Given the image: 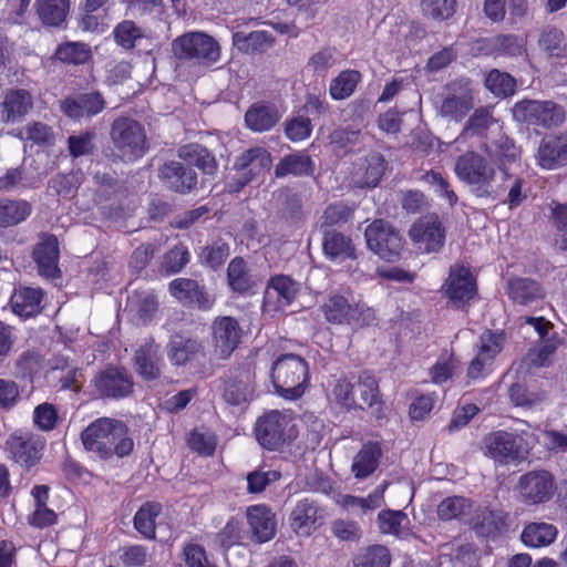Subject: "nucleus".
Listing matches in <instances>:
<instances>
[{
  "label": "nucleus",
  "mask_w": 567,
  "mask_h": 567,
  "mask_svg": "<svg viewBox=\"0 0 567 567\" xmlns=\"http://www.w3.org/2000/svg\"><path fill=\"white\" fill-rule=\"evenodd\" d=\"M104 100L99 93H84L65 99L61 104V109L66 116L81 120L99 114L104 109Z\"/></svg>",
  "instance_id": "nucleus-26"
},
{
  "label": "nucleus",
  "mask_w": 567,
  "mask_h": 567,
  "mask_svg": "<svg viewBox=\"0 0 567 567\" xmlns=\"http://www.w3.org/2000/svg\"><path fill=\"white\" fill-rule=\"evenodd\" d=\"M33 106L32 96L25 90H12L8 92L1 104L2 118L7 122H16L25 116Z\"/></svg>",
  "instance_id": "nucleus-32"
},
{
  "label": "nucleus",
  "mask_w": 567,
  "mask_h": 567,
  "mask_svg": "<svg viewBox=\"0 0 567 567\" xmlns=\"http://www.w3.org/2000/svg\"><path fill=\"white\" fill-rule=\"evenodd\" d=\"M378 527L382 534L406 539L413 534L408 528L409 518L402 511L384 509L378 514Z\"/></svg>",
  "instance_id": "nucleus-36"
},
{
  "label": "nucleus",
  "mask_w": 567,
  "mask_h": 567,
  "mask_svg": "<svg viewBox=\"0 0 567 567\" xmlns=\"http://www.w3.org/2000/svg\"><path fill=\"white\" fill-rule=\"evenodd\" d=\"M189 447L203 455H212L216 449V436L209 431H194L188 439Z\"/></svg>",
  "instance_id": "nucleus-61"
},
{
  "label": "nucleus",
  "mask_w": 567,
  "mask_h": 567,
  "mask_svg": "<svg viewBox=\"0 0 567 567\" xmlns=\"http://www.w3.org/2000/svg\"><path fill=\"white\" fill-rule=\"evenodd\" d=\"M32 420L39 430L49 432L55 429L59 422V412L53 404L44 402L34 408Z\"/></svg>",
  "instance_id": "nucleus-56"
},
{
  "label": "nucleus",
  "mask_w": 567,
  "mask_h": 567,
  "mask_svg": "<svg viewBox=\"0 0 567 567\" xmlns=\"http://www.w3.org/2000/svg\"><path fill=\"white\" fill-rule=\"evenodd\" d=\"M162 365L159 348L154 341H146L136 350L135 368L143 379L150 381L157 379L161 374Z\"/></svg>",
  "instance_id": "nucleus-29"
},
{
  "label": "nucleus",
  "mask_w": 567,
  "mask_h": 567,
  "mask_svg": "<svg viewBox=\"0 0 567 567\" xmlns=\"http://www.w3.org/2000/svg\"><path fill=\"white\" fill-rule=\"evenodd\" d=\"M322 251L334 264L354 260L357 251L352 239L337 230H327L322 239Z\"/></svg>",
  "instance_id": "nucleus-25"
},
{
  "label": "nucleus",
  "mask_w": 567,
  "mask_h": 567,
  "mask_svg": "<svg viewBox=\"0 0 567 567\" xmlns=\"http://www.w3.org/2000/svg\"><path fill=\"white\" fill-rule=\"evenodd\" d=\"M505 343V336L499 331H485L476 344V355L467 368V378L483 380L493 370L496 358L501 354Z\"/></svg>",
  "instance_id": "nucleus-9"
},
{
  "label": "nucleus",
  "mask_w": 567,
  "mask_h": 567,
  "mask_svg": "<svg viewBox=\"0 0 567 567\" xmlns=\"http://www.w3.org/2000/svg\"><path fill=\"white\" fill-rule=\"evenodd\" d=\"M92 384L95 393L106 398H123L131 393L133 382L131 377L118 369H106L100 372Z\"/></svg>",
  "instance_id": "nucleus-23"
},
{
  "label": "nucleus",
  "mask_w": 567,
  "mask_h": 567,
  "mask_svg": "<svg viewBox=\"0 0 567 567\" xmlns=\"http://www.w3.org/2000/svg\"><path fill=\"white\" fill-rule=\"evenodd\" d=\"M113 144L125 161H136L147 151L143 125L130 117L117 118L111 130Z\"/></svg>",
  "instance_id": "nucleus-5"
},
{
  "label": "nucleus",
  "mask_w": 567,
  "mask_h": 567,
  "mask_svg": "<svg viewBox=\"0 0 567 567\" xmlns=\"http://www.w3.org/2000/svg\"><path fill=\"white\" fill-rule=\"evenodd\" d=\"M35 9L39 19L47 25H61L69 12V0H37Z\"/></svg>",
  "instance_id": "nucleus-38"
},
{
  "label": "nucleus",
  "mask_w": 567,
  "mask_h": 567,
  "mask_svg": "<svg viewBox=\"0 0 567 567\" xmlns=\"http://www.w3.org/2000/svg\"><path fill=\"white\" fill-rule=\"evenodd\" d=\"M536 164L546 171H554L567 164V132L544 136L535 153Z\"/></svg>",
  "instance_id": "nucleus-17"
},
{
  "label": "nucleus",
  "mask_w": 567,
  "mask_h": 567,
  "mask_svg": "<svg viewBox=\"0 0 567 567\" xmlns=\"http://www.w3.org/2000/svg\"><path fill=\"white\" fill-rule=\"evenodd\" d=\"M246 518L256 543H267L275 537L277 530L276 516L266 505L249 506L246 511Z\"/></svg>",
  "instance_id": "nucleus-24"
},
{
  "label": "nucleus",
  "mask_w": 567,
  "mask_h": 567,
  "mask_svg": "<svg viewBox=\"0 0 567 567\" xmlns=\"http://www.w3.org/2000/svg\"><path fill=\"white\" fill-rule=\"evenodd\" d=\"M324 511L310 498L298 501L289 516L291 529L298 536H310L322 524Z\"/></svg>",
  "instance_id": "nucleus-18"
},
{
  "label": "nucleus",
  "mask_w": 567,
  "mask_h": 567,
  "mask_svg": "<svg viewBox=\"0 0 567 567\" xmlns=\"http://www.w3.org/2000/svg\"><path fill=\"white\" fill-rule=\"evenodd\" d=\"M494 123L493 116L487 109H478L470 117L467 125L464 127L461 135L455 140V143L461 142L468 134H480L488 128Z\"/></svg>",
  "instance_id": "nucleus-58"
},
{
  "label": "nucleus",
  "mask_w": 567,
  "mask_h": 567,
  "mask_svg": "<svg viewBox=\"0 0 567 567\" xmlns=\"http://www.w3.org/2000/svg\"><path fill=\"white\" fill-rule=\"evenodd\" d=\"M423 181L434 190L441 198L445 199L450 206L457 203V195L452 189L449 181L441 173L429 171L423 175Z\"/></svg>",
  "instance_id": "nucleus-53"
},
{
  "label": "nucleus",
  "mask_w": 567,
  "mask_h": 567,
  "mask_svg": "<svg viewBox=\"0 0 567 567\" xmlns=\"http://www.w3.org/2000/svg\"><path fill=\"white\" fill-rule=\"evenodd\" d=\"M20 137L39 145H49L53 142V133L51 128L40 122L27 125L20 131Z\"/></svg>",
  "instance_id": "nucleus-59"
},
{
  "label": "nucleus",
  "mask_w": 567,
  "mask_h": 567,
  "mask_svg": "<svg viewBox=\"0 0 567 567\" xmlns=\"http://www.w3.org/2000/svg\"><path fill=\"white\" fill-rule=\"evenodd\" d=\"M460 182L470 187L471 193L478 198H496L501 192L494 186L496 169L483 155L467 151L460 155L453 167Z\"/></svg>",
  "instance_id": "nucleus-2"
},
{
  "label": "nucleus",
  "mask_w": 567,
  "mask_h": 567,
  "mask_svg": "<svg viewBox=\"0 0 567 567\" xmlns=\"http://www.w3.org/2000/svg\"><path fill=\"white\" fill-rule=\"evenodd\" d=\"M381 449L377 443H368L357 453L351 472L357 480L369 477L378 467Z\"/></svg>",
  "instance_id": "nucleus-35"
},
{
  "label": "nucleus",
  "mask_w": 567,
  "mask_h": 567,
  "mask_svg": "<svg viewBox=\"0 0 567 567\" xmlns=\"http://www.w3.org/2000/svg\"><path fill=\"white\" fill-rule=\"evenodd\" d=\"M162 511L159 503H146L134 516L136 530L147 539L155 538V519Z\"/></svg>",
  "instance_id": "nucleus-45"
},
{
  "label": "nucleus",
  "mask_w": 567,
  "mask_h": 567,
  "mask_svg": "<svg viewBox=\"0 0 567 567\" xmlns=\"http://www.w3.org/2000/svg\"><path fill=\"white\" fill-rule=\"evenodd\" d=\"M55 56L64 63L83 64L91 58V50L84 43L68 42L59 45Z\"/></svg>",
  "instance_id": "nucleus-48"
},
{
  "label": "nucleus",
  "mask_w": 567,
  "mask_h": 567,
  "mask_svg": "<svg viewBox=\"0 0 567 567\" xmlns=\"http://www.w3.org/2000/svg\"><path fill=\"white\" fill-rule=\"evenodd\" d=\"M485 444L488 456L502 464L520 462L528 453L522 436L504 431L488 435Z\"/></svg>",
  "instance_id": "nucleus-11"
},
{
  "label": "nucleus",
  "mask_w": 567,
  "mask_h": 567,
  "mask_svg": "<svg viewBox=\"0 0 567 567\" xmlns=\"http://www.w3.org/2000/svg\"><path fill=\"white\" fill-rule=\"evenodd\" d=\"M43 292L41 289L22 287L14 291L10 303L12 311L19 317L28 318L40 311Z\"/></svg>",
  "instance_id": "nucleus-33"
},
{
  "label": "nucleus",
  "mask_w": 567,
  "mask_h": 567,
  "mask_svg": "<svg viewBox=\"0 0 567 567\" xmlns=\"http://www.w3.org/2000/svg\"><path fill=\"white\" fill-rule=\"evenodd\" d=\"M421 9L425 17L443 21L456 11V0H422Z\"/></svg>",
  "instance_id": "nucleus-54"
},
{
  "label": "nucleus",
  "mask_w": 567,
  "mask_h": 567,
  "mask_svg": "<svg viewBox=\"0 0 567 567\" xmlns=\"http://www.w3.org/2000/svg\"><path fill=\"white\" fill-rule=\"evenodd\" d=\"M326 320L332 324H349L360 328L374 320V312L364 305H352L340 295L330 296L321 306Z\"/></svg>",
  "instance_id": "nucleus-8"
},
{
  "label": "nucleus",
  "mask_w": 567,
  "mask_h": 567,
  "mask_svg": "<svg viewBox=\"0 0 567 567\" xmlns=\"http://www.w3.org/2000/svg\"><path fill=\"white\" fill-rule=\"evenodd\" d=\"M272 165L270 153L264 147H251L236 157L235 175L228 183L230 193H237L255 178L268 173Z\"/></svg>",
  "instance_id": "nucleus-6"
},
{
  "label": "nucleus",
  "mask_w": 567,
  "mask_h": 567,
  "mask_svg": "<svg viewBox=\"0 0 567 567\" xmlns=\"http://www.w3.org/2000/svg\"><path fill=\"white\" fill-rule=\"evenodd\" d=\"M184 559L187 567H217L206 554L203 546L198 544H187L184 547Z\"/></svg>",
  "instance_id": "nucleus-64"
},
{
  "label": "nucleus",
  "mask_w": 567,
  "mask_h": 567,
  "mask_svg": "<svg viewBox=\"0 0 567 567\" xmlns=\"http://www.w3.org/2000/svg\"><path fill=\"white\" fill-rule=\"evenodd\" d=\"M227 280L230 289L238 293H245L256 285V280L249 272L245 260L239 257L229 262Z\"/></svg>",
  "instance_id": "nucleus-40"
},
{
  "label": "nucleus",
  "mask_w": 567,
  "mask_h": 567,
  "mask_svg": "<svg viewBox=\"0 0 567 567\" xmlns=\"http://www.w3.org/2000/svg\"><path fill=\"white\" fill-rule=\"evenodd\" d=\"M410 238L416 248L423 252L439 251L444 244V229L435 215L420 218L409 231Z\"/></svg>",
  "instance_id": "nucleus-16"
},
{
  "label": "nucleus",
  "mask_w": 567,
  "mask_h": 567,
  "mask_svg": "<svg viewBox=\"0 0 567 567\" xmlns=\"http://www.w3.org/2000/svg\"><path fill=\"white\" fill-rule=\"evenodd\" d=\"M200 349L202 347L196 340L176 334L171 339L167 354L173 363L184 364L199 353Z\"/></svg>",
  "instance_id": "nucleus-44"
},
{
  "label": "nucleus",
  "mask_w": 567,
  "mask_h": 567,
  "mask_svg": "<svg viewBox=\"0 0 567 567\" xmlns=\"http://www.w3.org/2000/svg\"><path fill=\"white\" fill-rule=\"evenodd\" d=\"M171 293L184 303L199 302L202 291L198 284L188 278H178L169 285Z\"/></svg>",
  "instance_id": "nucleus-49"
},
{
  "label": "nucleus",
  "mask_w": 567,
  "mask_h": 567,
  "mask_svg": "<svg viewBox=\"0 0 567 567\" xmlns=\"http://www.w3.org/2000/svg\"><path fill=\"white\" fill-rule=\"evenodd\" d=\"M31 495L34 502V509L29 517V523L38 528L53 525L56 520V514L47 506L49 487L47 485H37L32 488Z\"/></svg>",
  "instance_id": "nucleus-34"
},
{
  "label": "nucleus",
  "mask_w": 567,
  "mask_h": 567,
  "mask_svg": "<svg viewBox=\"0 0 567 567\" xmlns=\"http://www.w3.org/2000/svg\"><path fill=\"white\" fill-rule=\"evenodd\" d=\"M385 169V161L378 153L359 158L350 172V183L354 187H375Z\"/></svg>",
  "instance_id": "nucleus-21"
},
{
  "label": "nucleus",
  "mask_w": 567,
  "mask_h": 567,
  "mask_svg": "<svg viewBox=\"0 0 567 567\" xmlns=\"http://www.w3.org/2000/svg\"><path fill=\"white\" fill-rule=\"evenodd\" d=\"M7 446L17 463L30 467L39 461L44 443L32 433L19 430L10 435Z\"/></svg>",
  "instance_id": "nucleus-19"
},
{
  "label": "nucleus",
  "mask_w": 567,
  "mask_h": 567,
  "mask_svg": "<svg viewBox=\"0 0 567 567\" xmlns=\"http://www.w3.org/2000/svg\"><path fill=\"white\" fill-rule=\"evenodd\" d=\"M361 74L355 70H344L333 78L329 85V94L332 100L341 101L350 97L359 82Z\"/></svg>",
  "instance_id": "nucleus-42"
},
{
  "label": "nucleus",
  "mask_w": 567,
  "mask_h": 567,
  "mask_svg": "<svg viewBox=\"0 0 567 567\" xmlns=\"http://www.w3.org/2000/svg\"><path fill=\"white\" fill-rule=\"evenodd\" d=\"M334 64V50L323 48L309 58L306 68L308 71L312 72L313 75L324 76Z\"/></svg>",
  "instance_id": "nucleus-57"
},
{
  "label": "nucleus",
  "mask_w": 567,
  "mask_h": 567,
  "mask_svg": "<svg viewBox=\"0 0 567 567\" xmlns=\"http://www.w3.org/2000/svg\"><path fill=\"white\" fill-rule=\"evenodd\" d=\"M33 257L41 276L54 278L59 275V246L54 236H44L34 248Z\"/></svg>",
  "instance_id": "nucleus-27"
},
{
  "label": "nucleus",
  "mask_w": 567,
  "mask_h": 567,
  "mask_svg": "<svg viewBox=\"0 0 567 567\" xmlns=\"http://www.w3.org/2000/svg\"><path fill=\"white\" fill-rule=\"evenodd\" d=\"M215 353L220 359L228 358L241 338V328L233 317L217 318L212 326Z\"/></svg>",
  "instance_id": "nucleus-20"
},
{
  "label": "nucleus",
  "mask_w": 567,
  "mask_h": 567,
  "mask_svg": "<svg viewBox=\"0 0 567 567\" xmlns=\"http://www.w3.org/2000/svg\"><path fill=\"white\" fill-rule=\"evenodd\" d=\"M82 442L86 450L101 457L113 454L123 457L133 450V441L127 435V427L121 421L101 417L92 422L82 432Z\"/></svg>",
  "instance_id": "nucleus-1"
},
{
  "label": "nucleus",
  "mask_w": 567,
  "mask_h": 567,
  "mask_svg": "<svg viewBox=\"0 0 567 567\" xmlns=\"http://www.w3.org/2000/svg\"><path fill=\"white\" fill-rule=\"evenodd\" d=\"M280 114L276 106L266 103L252 104L245 114V122L249 130L254 132L270 131L280 120Z\"/></svg>",
  "instance_id": "nucleus-30"
},
{
  "label": "nucleus",
  "mask_w": 567,
  "mask_h": 567,
  "mask_svg": "<svg viewBox=\"0 0 567 567\" xmlns=\"http://www.w3.org/2000/svg\"><path fill=\"white\" fill-rule=\"evenodd\" d=\"M271 379L279 395L288 400H297L305 393L308 365L298 355L285 354L274 363Z\"/></svg>",
  "instance_id": "nucleus-3"
},
{
  "label": "nucleus",
  "mask_w": 567,
  "mask_h": 567,
  "mask_svg": "<svg viewBox=\"0 0 567 567\" xmlns=\"http://www.w3.org/2000/svg\"><path fill=\"white\" fill-rule=\"evenodd\" d=\"M515 121L550 128L565 121L564 109L553 101L524 100L512 109Z\"/></svg>",
  "instance_id": "nucleus-7"
},
{
  "label": "nucleus",
  "mask_w": 567,
  "mask_h": 567,
  "mask_svg": "<svg viewBox=\"0 0 567 567\" xmlns=\"http://www.w3.org/2000/svg\"><path fill=\"white\" fill-rule=\"evenodd\" d=\"M275 39L267 31H254L249 34L237 32L233 37L234 45L243 52H264L272 47Z\"/></svg>",
  "instance_id": "nucleus-39"
},
{
  "label": "nucleus",
  "mask_w": 567,
  "mask_h": 567,
  "mask_svg": "<svg viewBox=\"0 0 567 567\" xmlns=\"http://www.w3.org/2000/svg\"><path fill=\"white\" fill-rule=\"evenodd\" d=\"M556 492L553 475L547 471H533L520 476L518 494L523 503L537 505L551 499Z\"/></svg>",
  "instance_id": "nucleus-14"
},
{
  "label": "nucleus",
  "mask_w": 567,
  "mask_h": 567,
  "mask_svg": "<svg viewBox=\"0 0 567 567\" xmlns=\"http://www.w3.org/2000/svg\"><path fill=\"white\" fill-rule=\"evenodd\" d=\"M179 156L189 165H194L205 174H214L216 171L215 157L204 147L192 144L179 150Z\"/></svg>",
  "instance_id": "nucleus-43"
},
{
  "label": "nucleus",
  "mask_w": 567,
  "mask_h": 567,
  "mask_svg": "<svg viewBox=\"0 0 567 567\" xmlns=\"http://www.w3.org/2000/svg\"><path fill=\"white\" fill-rule=\"evenodd\" d=\"M390 553L386 547L374 545L367 548L355 560L357 567H389Z\"/></svg>",
  "instance_id": "nucleus-55"
},
{
  "label": "nucleus",
  "mask_w": 567,
  "mask_h": 567,
  "mask_svg": "<svg viewBox=\"0 0 567 567\" xmlns=\"http://www.w3.org/2000/svg\"><path fill=\"white\" fill-rule=\"evenodd\" d=\"M557 536V529L548 523H530L522 533L523 543L533 548L544 547L551 544Z\"/></svg>",
  "instance_id": "nucleus-41"
},
{
  "label": "nucleus",
  "mask_w": 567,
  "mask_h": 567,
  "mask_svg": "<svg viewBox=\"0 0 567 567\" xmlns=\"http://www.w3.org/2000/svg\"><path fill=\"white\" fill-rule=\"evenodd\" d=\"M330 399L338 405L350 410L354 406L353 386L344 380H337L331 392Z\"/></svg>",
  "instance_id": "nucleus-62"
},
{
  "label": "nucleus",
  "mask_w": 567,
  "mask_h": 567,
  "mask_svg": "<svg viewBox=\"0 0 567 567\" xmlns=\"http://www.w3.org/2000/svg\"><path fill=\"white\" fill-rule=\"evenodd\" d=\"M473 107V95L467 83L454 82L446 85L436 101L440 115L455 122L461 121Z\"/></svg>",
  "instance_id": "nucleus-13"
},
{
  "label": "nucleus",
  "mask_w": 567,
  "mask_h": 567,
  "mask_svg": "<svg viewBox=\"0 0 567 567\" xmlns=\"http://www.w3.org/2000/svg\"><path fill=\"white\" fill-rule=\"evenodd\" d=\"M444 290L456 307L471 300L476 292V286L470 269L462 265L451 267Z\"/></svg>",
  "instance_id": "nucleus-22"
},
{
  "label": "nucleus",
  "mask_w": 567,
  "mask_h": 567,
  "mask_svg": "<svg viewBox=\"0 0 567 567\" xmlns=\"http://www.w3.org/2000/svg\"><path fill=\"white\" fill-rule=\"evenodd\" d=\"M132 310H136L143 320H148L157 309V300L151 292L136 293L128 298Z\"/></svg>",
  "instance_id": "nucleus-60"
},
{
  "label": "nucleus",
  "mask_w": 567,
  "mask_h": 567,
  "mask_svg": "<svg viewBox=\"0 0 567 567\" xmlns=\"http://www.w3.org/2000/svg\"><path fill=\"white\" fill-rule=\"evenodd\" d=\"M176 59L193 61L198 64L212 65L220 58L218 42L204 32H187L176 38L172 43Z\"/></svg>",
  "instance_id": "nucleus-4"
},
{
  "label": "nucleus",
  "mask_w": 567,
  "mask_h": 567,
  "mask_svg": "<svg viewBox=\"0 0 567 567\" xmlns=\"http://www.w3.org/2000/svg\"><path fill=\"white\" fill-rule=\"evenodd\" d=\"M254 392V377L245 371L226 383L224 399L230 405H241L252 400Z\"/></svg>",
  "instance_id": "nucleus-31"
},
{
  "label": "nucleus",
  "mask_w": 567,
  "mask_h": 567,
  "mask_svg": "<svg viewBox=\"0 0 567 567\" xmlns=\"http://www.w3.org/2000/svg\"><path fill=\"white\" fill-rule=\"evenodd\" d=\"M486 87L496 96H508L514 94L516 81L508 73L492 70L485 80Z\"/></svg>",
  "instance_id": "nucleus-50"
},
{
  "label": "nucleus",
  "mask_w": 567,
  "mask_h": 567,
  "mask_svg": "<svg viewBox=\"0 0 567 567\" xmlns=\"http://www.w3.org/2000/svg\"><path fill=\"white\" fill-rule=\"evenodd\" d=\"M159 177L171 189L179 193L189 192L196 185V173L178 162L165 163L159 169Z\"/></svg>",
  "instance_id": "nucleus-28"
},
{
  "label": "nucleus",
  "mask_w": 567,
  "mask_h": 567,
  "mask_svg": "<svg viewBox=\"0 0 567 567\" xmlns=\"http://www.w3.org/2000/svg\"><path fill=\"white\" fill-rule=\"evenodd\" d=\"M32 213L31 205L23 199H0V227L7 228L24 221Z\"/></svg>",
  "instance_id": "nucleus-37"
},
{
  "label": "nucleus",
  "mask_w": 567,
  "mask_h": 567,
  "mask_svg": "<svg viewBox=\"0 0 567 567\" xmlns=\"http://www.w3.org/2000/svg\"><path fill=\"white\" fill-rule=\"evenodd\" d=\"M299 291L300 284L291 277L285 275L272 277L265 290L264 310L271 315L286 310L296 300Z\"/></svg>",
  "instance_id": "nucleus-15"
},
{
  "label": "nucleus",
  "mask_w": 567,
  "mask_h": 567,
  "mask_svg": "<svg viewBox=\"0 0 567 567\" xmlns=\"http://www.w3.org/2000/svg\"><path fill=\"white\" fill-rule=\"evenodd\" d=\"M291 417L289 414L274 410L266 413L257 421V440L264 447L276 450L288 440L290 434Z\"/></svg>",
  "instance_id": "nucleus-12"
},
{
  "label": "nucleus",
  "mask_w": 567,
  "mask_h": 567,
  "mask_svg": "<svg viewBox=\"0 0 567 567\" xmlns=\"http://www.w3.org/2000/svg\"><path fill=\"white\" fill-rule=\"evenodd\" d=\"M472 504L464 497L451 496L444 498L437 506V515L441 519L451 520L471 512Z\"/></svg>",
  "instance_id": "nucleus-51"
},
{
  "label": "nucleus",
  "mask_w": 567,
  "mask_h": 567,
  "mask_svg": "<svg viewBox=\"0 0 567 567\" xmlns=\"http://www.w3.org/2000/svg\"><path fill=\"white\" fill-rule=\"evenodd\" d=\"M365 239L371 251L386 261H394L402 250V238L386 221L375 220L365 229Z\"/></svg>",
  "instance_id": "nucleus-10"
},
{
  "label": "nucleus",
  "mask_w": 567,
  "mask_h": 567,
  "mask_svg": "<svg viewBox=\"0 0 567 567\" xmlns=\"http://www.w3.org/2000/svg\"><path fill=\"white\" fill-rule=\"evenodd\" d=\"M359 390L361 400L373 408L377 405L373 414L380 419L383 416L381 402L379 399V386L377 380L371 375H362L359 379Z\"/></svg>",
  "instance_id": "nucleus-52"
},
{
  "label": "nucleus",
  "mask_w": 567,
  "mask_h": 567,
  "mask_svg": "<svg viewBox=\"0 0 567 567\" xmlns=\"http://www.w3.org/2000/svg\"><path fill=\"white\" fill-rule=\"evenodd\" d=\"M509 295L513 300L526 305L542 297V290L534 280L516 278L509 282Z\"/></svg>",
  "instance_id": "nucleus-47"
},
{
  "label": "nucleus",
  "mask_w": 567,
  "mask_h": 567,
  "mask_svg": "<svg viewBox=\"0 0 567 567\" xmlns=\"http://www.w3.org/2000/svg\"><path fill=\"white\" fill-rule=\"evenodd\" d=\"M147 558V548L142 545H126L120 549V559L126 567H141Z\"/></svg>",
  "instance_id": "nucleus-63"
},
{
  "label": "nucleus",
  "mask_w": 567,
  "mask_h": 567,
  "mask_svg": "<svg viewBox=\"0 0 567 567\" xmlns=\"http://www.w3.org/2000/svg\"><path fill=\"white\" fill-rule=\"evenodd\" d=\"M313 168V163L307 154H291L284 157L276 166L275 174L277 177H284L288 174L306 175Z\"/></svg>",
  "instance_id": "nucleus-46"
}]
</instances>
